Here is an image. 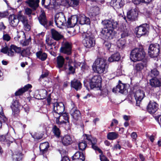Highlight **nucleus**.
Wrapping results in <instances>:
<instances>
[{"label": "nucleus", "instance_id": "nucleus-63", "mask_svg": "<svg viewBox=\"0 0 161 161\" xmlns=\"http://www.w3.org/2000/svg\"><path fill=\"white\" fill-rule=\"evenodd\" d=\"M23 107L25 112L27 113H28L29 111V106L27 105H25L24 107Z\"/></svg>", "mask_w": 161, "mask_h": 161}, {"label": "nucleus", "instance_id": "nucleus-60", "mask_svg": "<svg viewBox=\"0 0 161 161\" xmlns=\"http://www.w3.org/2000/svg\"><path fill=\"white\" fill-rule=\"evenodd\" d=\"M131 136L133 139L135 140L137 137V135L136 132H133L131 134Z\"/></svg>", "mask_w": 161, "mask_h": 161}, {"label": "nucleus", "instance_id": "nucleus-53", "mask_svg": "<svg viewBox=\"0 0 161 161\" xmlns=\"http://www.w3.org/2000/svg\"><path fill=\"white\" fill-rule=\"evenodd\" d=\"M32 10L31 9L29 8H27L25 9V14L29 16V17L30 16V15L31 14L34 15V14H32Z\"/></svg>", "mask_w": 161, "mask_h": 161}, {"label": "nucleus", "instance_id": "nucleus-41", "mask_svg": "<svg viewBox=\"0 0 161 161\" xmlns=\"http://www.w3.org/2000/svg\"><path fill=\"white\" fill-rule=\"evenodd\" d=\"M125 40L122 38L120 39L117 41V45L119 48L122 49L125 47Z\"/></svg>", "mask_w": 161, "mask_h": 161}, {"label": "nucleus", "instance_id": "nucleus-24", "mask_svg": "<svg viewBox=\"0 0 161 161\" xmlns=\"http://www.w3.org/2000/svg\"><path fill=\"white\" fill-rule=\"evenodd\" d=\"M70 114L73 118L75 120H78L80 118V113L76 108H73L70 112Z\"/></svg>", "mask_w": 161, "mask_h": 161}, {"label": "nucleus", "instance_id": "nucleus-56", "mask_svg": "<svg viewBox=\"0 0 161 161\" xmlns=\"http://www.w3.org/2000/svg\"><path fill=\"white\" fill-rule=\"evenodd\" d=\"M8 47H6L2 48L1 52L4 53H8Z\"/></svg>", "mask_w": 161, "mask_h": 161}, {"label": "nucleus", "instance_id": "nucleus-23", "mask_svg": "<svg viewBox=\"0 0 161 161\" xmlns=\"http://www.w3.org/2000/svg\"><path fill=\"white\" fill-rule=\"evenodd\" d=\"M51 31L52 37L54 40L58 41L63 38V36L55 29H51Z\"/></svg>", "mask_w": 161, "mask_h": 161}, {"label": "nucleus", "instance_id": "nucleus-10", "mask_svg": "<svg viewBox=\"0 0 161 161\" xmlns=\"http://www.w3.org/2000/svg\"><path fill=\"white\" fill-rule=\"evenodd\" d=\"M18 18L19 22H21L23 24L24 29L26 31H29L31 29V26L29 24L27 17L23 14H18Z\"/></svg>", "mask_w": 161, "mask_h": 161}, {"label": "nucleus", "instance_id": "nucleus-43", "mask_svg": "<svg viewBox=\"0 0 161 161\" xmlns=\"http://www.w3.org/2000/svg\"><path fill=\"white\" fill-rule=\"evenodd\" d=\"M80 150H83L86 148L87 145L85 141H83L79 143L78 144Z\"/></svg>", "mask_w": 161, "mask_h": 161}, {"label": "nucleus", "instance_id": "nucleus-6", "mask_svg": "<svg viewBox=\"0 0 161 161\" xmlns=\"http://www.w3.org/2000/svg\"><path fill=\"white\" fill-rule=\"evenodd\" d=\"M160 46L158 44H150L148 50L149 55L152 58L156 57L160 53Z\"/></svg>", "mask_w": 161, "mask_h": 161}, {"label": "nucleus", "instance_id": "nucleus-34", "mask_svg": "<svg viewBox=\"0 0 161 161\" xmlns=\"http://www.w3.org/2000/svg\"><path fill=\"white\" fill-rule=\"evenodd\" d=\"M36 55L37 58L43 61L45 60L47 57V54L41 51L37 52Z\"/></svg>", "mask_w": 161, "mask_h": 161}, {"label": "nucleus", "instance_id": "nucleus-47", "mask_svg": "<svg viewBox=\"0 0 161 161\" xmlns=\"http://www.w3.org/2000/svg\"><path fill=\"white\" fill-rule=\"evenodd\" d=\"M40 95L41 97V99H44L46 98L47 94V92L45 90L42 89L39 92Z\"/></svg>", "mask_w": 161, "mask_h": 161}, {"label": "nucleus", "instance_id": "nucleus-54", "mask_svg": "<svg viewBox=\"0 0 161 161\" xmlns=\"http://www.w3.org/2000/svg\"><path fill=\"white\" fill-rule=\"evenodd\" d=\"M30 41L31 40L30 39H27L24 42L23 41L21 42V43L23 46H26L29 44Z\"/></svg>", "mask_w": 161, "mask_h": 161}, {"label": "nucleus", "instance_id": "nucleus-5", "mask_svg": "<svg viewBox=\"0 0 161 161\" xmlns=\"http://www.w3.org/2000/svg\"><path fill=\"white\" fill-rule=\"evenodd\" d=\"M83 36L84 37L83 43L86 47L90 48L94 46L95 40L93 34L90 32L84 33Z\"/></svg>", "mask_w": 161, "mask_h": 161}, {"label": "nucleus", "instance_id": "nucleus-36", "mask_svg": "<svg viewBox=\"0 0 161 161\" xmlns=\"http://www.w3.org/2000/svg\"><path fill=\"white\" fill-rule=\"evenodd\" d=\"M68 69L69 71L70 74H74L75 72V64L73 63L72 60H69L68 62Z\"/></svg>", "mask_w": 161, "mask_h": 161}, {"label": "nucleus", "instance_id": "nucleus-20", "mask_svg": "<svg viewBox=\"0 0 161 161\" xmlns=\"http://www.w3.org/2000/svg\"><path fill=\"white\" fill-rule=\"evenodd\" d=\"M78 20L77 17L76 16H72L71 18L68 19L67 25L68 27H74L76 24Z\"/></svg>", "mask_w": 161, "mask_h": 161}, {"label": "nucleus", "instance_id": "nucleus-59", "mask_svg": "<svg viewBox=\"0 0 161 161\" xmlns=\"http://www.w3.org/2000/svg\"><path fill=\"white\" fill-rule=\"evenodd\" d=\"M6 28V27L4 25L3 23V22H0V30H4Z\"/></svg>", "mask_w": 161, "mask_h": 161}, {"label": "nucleus", "instance_id": "nucleus-11", "mask_svg": "<svg viewBox=\"0 0 161 161\" xmlns=\"http://www.w3.org/2000/svg\"><path fill=\"white\" fill-rule=\"evenodd\" d=\"M101 77L99 75L94 76L91 79L90 82L92 88L99 87L101 84Z\"/></svg>", "mask_w": 161, "mask_h": 161}, {"label": "nucleus", "instance_id": "nucleus-7", "mask_svg": "<svg viewBox=\"0 0 161 161\" xmlns=\"http://www.w3.org/2000/svg\"><path fill=\"white\" fill-rule=\"evenodd\" d=\"M66 19L64 13L60 12L57 14L55 16V22L58 27L61 28L66 22Z\"/></svg>", "mask_w": 161, "mask_h": 161}, {"label": "nucleus", "instance_id": "nucleus-3", "mask_svg": "<svg viewBox=\"0 0 161 161\" xmlns=\"http://www.w3.org/2000/svg\"><path fill=\"white\" fill-rule=\"evenodd\" d=\"M55 118L56 123L60 126H63L66 130L70 129L69 118L66 113H64Z\"/></svg>", "mask_w": 161, "mask_h": 161}, {"label": "nucleus", "instance_id": "nucleus-48", "mask_svg": "<svg viewBox=\"0 0 161 161\" xmlns=\"http://www.w3.org/2000/svg\"><path fill=\"white\" fill-rule=\"evenodd\" d=\"M159 72L156 69H154L151 71L150 75L152 77L157 76L159 74Z\"/></svg>", "mask_w": 161, "mask_h": 161}, {"label": "nucleus", "instance_id": "nucleus-26", "mask_svg": "<svg viewBox=\"0 0 161 161\" xmlns=\"http://www.w3.org/2000/svg\"><path fill=\"white\" fill-rule=\"evenodd\" d=\"M126 90L125 85L123 84H120L117 85L116 87L113 89V92L115 93L117 92L123 93Z\"/></svg>", "mask_w": 161, "mask_h": 161}, {"label": "nucleus", "instance_id": "nucleus-8", "mask_svg": "<svg viewBox=\"0 0 161 161\" xmlns=\"http://www.w3.org/2000/svg\"><path fill=\"white\" fill-rule=\"evenodd\" d=\"M149 29L148 25L147 24H143L136 28V31L137 37H140L145 35L148 32Z\"/></svg>", "mask_w": 161, "mask_h": 161}, {"label": "nucleus", "instance_id": "nucleus-38", "mask_svg": "<svg viewBox=\"0 0 161 161\" xmlns=\"http://www.w3.org/2000/svg\"><path fill=\"white\" fill-rule=\"evenodd\" d=\"M107 138L110 140H113L117 138L119 136V135L115 132H110L108 133Z\"/></svg>", "mask_w": 161, "mask_h": 161}, {"label": "nucleus", "instance_id": "nucleus-30", "mask_svg": "<svg viewBox=\"0 0 161 161\" xmlns=\"http://www.w3.org/2000/svg\"><path fill=\"white\" fill-rule=\"evenodd\" d=\"M40 23L46 27L47 26V21L46 20L45 13H42L38 17Z\"/></svg>", "mask_w": 161, "mask_h": 161}, {"label": "nucleus", "instance_id": "nucleus-2", "mask_svg": "<svg viewBox=\"0 0 161 161\" xmlns=\"http://www.w3.org/2000/svg\"><path fill=\"white\" fill-rule=\"evenodd\" d=\"M108 65L107 64L106 60L103 58H97L94 62L92 67L93 70L96 72L102 74L106 72L108 68Z\"/></svg>", "mask_w": 161, "mask_h": 161}, {"label": "nucleus", "instance_id": "nucleus-52", "mask_svg": "<svg viewBox=\"0 0 161 161\" xmlns=\"http://www.w3.org/2000/svg\"><path fill=\"white\" fill-rule=\"evenodd\" d=\"M3 40L7 42L10 41L11 38L10 36L7 34H3Z\"/></svg>", "mask_w": 161, "mask_h": 161}, {"label": "nucleus", "instance_id": "nucleus-42", "mask_svg": "<svg viewBox=\"0 0 161 161\" xmlns=\"http://www.w3.org/2000/svg\"><path fill=\"white\" fill-rule=\"evenodd\" d=\"M22 158V154L21 153H18L17 154L14 155L13 156L14 161H21Z\"/></svg>", "mask_w": 161, "mask_h": 161}, {"label": "nucleus", "instance_id": "nucleus-46", "mask_svg": "<svg viewBox=\"0 0 161 161\" xmlns=\"http://www.w3.org/2000/svg\"><path fill=\"white\" fill-rule=\"evenodd\" d=\"M11 48L13 49V50L17 53H21V48L17 47L16 46L14 45H11Z\"/></svg>", "mask_w": 161, "mask_h": 161}, {"label": "nucleus", "instance_id": "nucleus-16", "mask_svg": "<svg viewBox=\"0 0 161 161\" xmlns=\"http://www.w3.org/2000/svg\"><path fill=\"white\" fill-rule=\"evenodd\" d=\"M158 104L154 102L150 101L147 107V110L151 114L155 113L158 110Z\"/></svg>", "mask_w": 161, "mask_h": 161}, {"label": "nucleus", "instance_id": "nucleus-12", "mask_svg": "<svg viewBox=\"0 0 161 161\" xmlns=\"http://www.w3.org/2000/svg\"><path fill=\"white\" fill-rule=\"evenodd\" d=\"M86 139L88 141L89 143H90L92 145V147L95 150H97L99 153H101V150L96 145L97 142V140L96 138H93L91 135H85Z\"/></svg>", "mask_w": 161, "mask_h": 161}, {"label": "nucleus", "instance_id": "nucleus-27", "mask_svg": "<svg viewBox=\"0 0 161 161\" xmlns=\"http://www.w3.org/2000/svg\"><path fill=\"white\" fill-rule=\"evenodd\" d=\"M78 20L81 25L88 24L90 22L89 18L86 17L84 15H80L78 18Z\"/></svg>", "mask_w": 161, "mask_h": 161}, {"label": "nucleus", "instance_id": "nucleus-49", "mask_svg": "<svg viewBox=\"0 0 161 161\" xmlns=\"http://www.w3.org/2000/svg\"><path fill=\"white\" fill-rule=\"evenodd\" d=\"M31 52L29 49H26L21 51V55L23 56H25L27 55H29L30 54Z\"/></svg>", "mask_w": 161, "mask_h": 161}, {"label": "nucleus", "instance_id": "nucleus-31", "mask_svg": "<svg viewBox=\"0 0 161 161\" xmlns=\"http://www.w3.org/2000/svg\"><path fill=\"white\" fill-rule=\"evenodd\" d=\"M150 85L153 87H159L161 86V83L159 80L157 78H153L150 80Z\"/></svg>", "mask_w": 161, "mask_h": 161}, {"label": "nucleus", "instance_id": "nucleus-45", "mask_svg": "<svg viewBox=\"0 0 161 161\" xmlns=\"http://www.w3.org/2000/svg\"><path fill=\"white\" fill-rule=\"evenodd\" d=\"M79 4V1L78 0H70L69 5L72 7H76Z\"/></svg>", "mask_w": 161, "mask_h": 161}, {"label": "nucleus", "instance_id": "nucleus-37", "mask_svg": "<svg viewBox=\"0 0 161 161\" xmlns=\"http://www.w3.org/2000/svg\"><path fill=\"white\" fill-rule=\"evenodd\" d=\"M57 64L58 68H62L64 63V59L63 57L61 56L57 57Z\"/></svg>", "mask_w": 161, "mask_h": 161}, {"label": "nucleus", "instance_id": "nucleus-15", "mask_svg": "<svg viewBox=\"0 0 161 161\" xmlns=\"http://www.w3.org/2000/svg\"><path fill=\"white\" fill-rule=\"evenodd\" d=\"M8 20L10 26L14 27L17 26L19 23L18 15L17 16L14 14L10 15L8 17Z\"/></svg>", "mask_w": 161, "mask_h": 161}, {"label": "nucleus", "instance_id": "nucleus-39", "mask_svg": "<svg viewBox=\"0 0 161 161\" xmlns=\"http://www.w3.org/2000/svg\"><path fill=\"white\" fill-rule=\"evenodd\" d=\"M52 131L55 136L57 137H59L61 134V131L59 128L56 125H54L53 127Z\"/></svg>", "mask_w": 161, "mask_h": 161}, {"label": "nucleus", "instance_id": "nucleus-14", "mask_svg": "<svg viewBox=\"0 0 161 161\" xmlns=\"http://www.w3.org/2000/svg\"><path fill=\"white\" fill-rule=\"evenodd\" d=\"M53 111L55 113L60 114L63 113L64 110V106L62 102L55 103L53 104Z\"/></svg>", "mask_w": 161, "mask_h": 161}, {"label": "nucleus", "instance_id": "nucleus-9", "mask_svg": "<svg viewBox=\"0 0 161 161\" xmlns=\"http://www.w3.org/2000/svg\"><path fill=\"white\" fill-rule=\"evenodd\" d=\"M138 15V10L135 6L132 7L127 13V18L130 20H135Z\"/></svg>", "mask_w": 161, "mask_h": 161}, {"label": "nucleus", "instance_id": "nucleus-17", "mask_svg": "<svg viewBox=\"0 0 161 161\" xmlns=\"http://www.w3.org/2000/svg\"><path fill=\"white\" fill-rule=\"evenodd\" d=\"M71 46L70 44L66 42L60 48V51L65 54L70 55L71 53Z\"/></svg>", "mask_w": 161, "mask_h": 161}, {"label": "nucleus", "instance_id": "nucleus-51", "mask_svg": "<svg viewBox=\"0 0 161 161\" xmlns=\"http://www.w3.org/2000/svg\"><path fill=\"white\" fill-rule=\"evenodd\" d=\"M13 49L11 48V45L8 47L7 54L10 56H13L14 55V52L13 51Z\"/></svg>", "mask_w": 161, "mask_h": 161}, {"label": "nucleus", "instance_id": "nucleus-32", "mask_svg": "<svg viewBox=\"0 0 161 161\" xmlns=\"http://www.w3.org/2000/svg\"><path fill=\"white\" fill-rule=\"evenodd\" d=\"M32 86L30 84H27L25 85L24 87L19 89L18 91L16 92L15 95L18 96L21 95L25 92L27 91Z\"/></svg>", "mask_w": 161, "mask_h": 161}, {"label": "nucleus", "instance_id": "nucleus-50", "mask_svg": "<svg viewBox=\"0 0 161 161\" xmlns=\"http://www.w3.org/2000/svg\"><path fill=\"white\" fill-rule=\"evenodd\" d=\"M46 42L47 45L50 47H51L52 45L54 46L55 43H54V42H53L52 41L51 39H50L49 38H47L46 40ZM51 49H52L53 48L51 47H50Z\"/></svg>", "mask_w": 161, "mask_h": 161}, {"label": "nucleus", "instance_id": "nucleus-28", "mask_svg": "<svg viewBox=\"0 0 161 161\" xmlns=\"http://www.w3.org/2000/svg\"><path fill=\"white\" fill-rule=\"evenodd\" d=\"M39 2V0H27L26 2L29 7L34 10L38 7Z\"/></svg>", "mask_w": 161, "mask_h": 161}, {"label": "nucleus", "instance_id": "nucleus-25", "mask_svg": "<svg viewBox=\"0 0 161 161\" xmlns=\"http://www.w3.org/2000/svg\"><path fill=\"white\" fill-rule=\"evenodd\" d=\"M61 141L63 144L65 146L69 145L73 142L72 137L69 135L64 136L62 138Z\"/></svg>", "mask_w": 161, "mask_h": 161}, {"label": "nucleus", "instance_id": "nucleus-22", "mask_svg": "<svg viewBox=\"0 0 161 161\" xmlns=\"http://www.w3.org/2000/svg\"><path fill=\"white\" fill-rule=\"evenodd\" d=\"M110 4L113 7L119 8L124 5L125 1L124 0H111Z\"/></svg>", "mask_w": 161, "mask_h": 161}, {"label": "nucleus", "instance_id": "nucleus-62", "mask_svg": "<svg viewBox=\"0 0 161 161\" xmlns=\"http://www.w3.org/2000/svg\"><path fill=\"white\" fill-rule=\"evenodd\" d=\"M121 148V147L119 144H117L114 146L113 148L114 150H116L117 149H120Z\"/></svg>", "mask_w": 161, "mask_h": 161}, {"label": "nucleus", "instance_id": "nucleus-55", "mask_svg": "<svg viewBox=\"0 0 161 161\" xmlns=\"http://www.w3.org/2000/svg\"><path fill=\"white\" fill-rule=\"evenodd\" d=\"M100 153L101 154L100 155V158L101 161H109L107 158L103 154L102 152Z\"/></svg>", "mask_w": 161, "mask_h": 161}, {"label": "nucleus", "instance_id": "nucleus-64", "mask_svg": "<svg viewBox=\"0 0 161 161\" xmlns=\"http://www.w3.org/2000/svg\"><path fill=\"white\" fill-rule=\"evenodd\" d=\"M6 141V138L4 135H0V141L5 142Z\"/></svg>", "mask_w": 161, "mask_h": 161}, {"label": "nucleus", "instance_id": "nucleus-33", "mask_svg": "<svg viewBox=\"0 0 161 161\" xmlns=\"http://www.w3.org/2000/svg\"><path fill=\"white\" fill-rule=\"evenodd\" d=\"M49 147V144L48 142H46L40 144L39 147L40 151L42 153H44L47 150Z\"/></svg>", "mask_w": 161, "mask_h": 161}, {"label": "nucleus", "instance_id": "nucleus-21", "mask_svg": "<svg viewBox=\"0 0 161 161\" xmlns=\"http://www.w3.org/2000/svg\"><path fill=\"white\" fill-rule=\"evenodd\" d=\"M71 86L76 91H78L81 89L82 84L79 80L76 79H74L71 81Z\"/></svg>", "mask_w": 161, "mask_h": 161}, {"label": "nucleus", "instance_id": "nucleus-13", "mask_svg": "<svg viewBox=\"0 0 161 161\" xmlns=\"http://www.w3.org/2000/svg\"><path fill=\"white\" fill-rule=\"evenodd\" d=\"M134 96L136 102V105L138 106L140 102L145 96V93L143 91L139 89L134 92Z\"/></svg>", "mask_w": 161, "mask_h": 161}, {"label": "nucleus", "instance_id": "nucleus-1", "mask_svg": "<svg viewBox=\"0 0 161 161\" xmlns=\"http://www.w3.org/2000/svg\"><path fill=\"white\" fill-rule=\"evenodd\" d=\"M103 24L104 26L101 31L103 37L107 40L112 39L115 35L114 30L118 27V22L113 19H110L103 21Z\"/></svg>", "mask_w": 161, "mask_h": 161}, {"label": "nucleus", "instance_id": "nucleus-4", "mask_svg": "<svg viewBox=\"0 0 161 161\" xmlns=\"http://www.w3.org/2000/svg\"><path fill=\"white\" fill-rule=\"evenodd\" d=\"M145 53L142 48H136L131 52L130 55V59L134 62L140 61L145 57Z\"/></svg>", "mask_w": 161, "mask_h": 161}, {"label": "nucleus", "instance_id": "nucleus-40", "mask_svg": "<svg viewBox=\"0 0 161 161\" xmlns=\"http://www.w3.org/2000/svg\"><path fill=\"white\" fill-rule=\"evenodd\" d=\"M7 120V119L3 114L2 108L0 106V128L2 126V122H5Z\"/></svg>", "mask_w": 161, "mask_h": 161}, {"label": "nucleus", "instance_id": "nucleus-19", "mask_svg": "<svg viewBox=\"0 0 161 161\" xmlns=\"http://www.w3.org/2000/svg\"><path fill=\"white\" fill-rule=\"evenodd\" d=\"M20 107L21 105L18 100H15L13 102L11 107L14 115L19 113Z\"/></svg>", "mask_w": 161, "mask_h": 161}, {"label": "nucleus", "instance_id": "nucleus-29", "mask_svg": "<svg viewBox=\"0 0 161 161\" xmlns=\"http://www.w3.org/2000/svg\"><path fill=\"white\" fill-rule=\"evenodd\" d=\"M73 160L78 159L81 161H84L85 158L83 153L77 152L75 153V154L72 157Z\"/></svg>", "mask_w": 161, "mask_h": 161}, {"label": "nucleus", "instance_id": "nucleus-58", "mask_svg": "<svg viewBox=\"0 0 161 161\" xmlns=\"http://www.w3.org/2000/svg\"><path fill=\"white\" fill-rule=\"evenodd\" d=\"M70 0H62L61 2L65 5H69Z\"/></svg>", "mask_w": 161, "mask_h": 161}, {"label": "nucleus", "instance_id": "nucleus-18", "mask_svg": "<svg viewBox=\"0 0 161 161\" xmlns=\"http://www.w3.org/2000/svg\"><path fill=\"white\" fill-rule=\"evenodd\" d=\"M147 65V61H144L142 62L136 64L134 67L135 70L137 72H140Z\"/></svg>", "mask_w": 161, "mask_h": 161}, {"label": "nucleus", "instance_id": "nucleus-57", "mask_svg": "<svg viewBox=\"0 0 161 161\" xmlns=\"http://www.w3.org/2000/svg\"><path fill=\"white\" fill-rule=\"evenodd\" d=\"M8 15V13L7 12L0 13V17L1 18L5 17L7 16Z\"/></svg>", "mask_w": 161, "mask_h": 161}, {"label": "nucleus", "instance_id": "nucleus-61", "mask_svg": "<svg viewBox=\"0 0 161 161\" xmlns=\"http://www.w3.org/2000/svg\"><path fill=\"white\" fill-rule=\"evenodd\" d=\"M105 46L106 48L108 50H109V48L111 47V44L109 42H105Z\"/></svg>", "mask_w": 161, "mask_h": 161}, {"label": "nucleus", "instance_id": "nucleus-44", "mask_svg": "<svg viewBox=\"0 0 161 161\" xmlns=\"http://www.w3.org/2000/svg\"><path fill=\"white\" fill-rule=\"evenodd\" d=\"M129 30L126 28H124L122 30L121 36L122 38L127 36L128 35Z\"/></svg>", "mask_w": 161, "mask_h": 161}, {"label": "nucleus", "instance_id": "nucleus-35", "mask_svg": "<svg viewBox=\"0 0 161 161\" xmlns=\"http://www.w3.org/2000/svg\"><path fill=\"white\" fill-rule=\"evenodd\" d=\"M120 56L119 53H116L112 55L108 58V61L109 62H113L114 61H118L120 59Z\"/></svg>", "mask_w": 161, "mask_h": 161}]
</instances>
